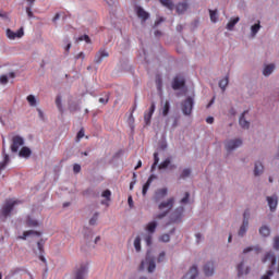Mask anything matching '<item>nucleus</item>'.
Masks as SVG:
<instances>
[{"label": "nucleus", "mask_w": 279, "mask_h": 279, "mask_svg": "<svg viewBox=\"0 0 279 279\" xmlns=\"http://www.w3.org/2000/svg\"><path fill=\"white\" fill-rule=\"evenodd\" d=\"M203 274L206 276V278H211V276H215V262H207L203 266Z\"/></svg>", "instance_id": "nucleus-11"}, {"label": "nucleus", "mask_w": 279, "mask_h": 279, "mask_svg": "<svg viewBox=\"0 0 279 279\" xmlns=\"http://www.w3.org/2000/svg\"><path fill=\"white\" fill-rule=\"evenodd\" d=\"M274 71H276L275 63L265 64L264 69L262 71L264 77H269V75L274 74Z\"/></svg>", "instance_id": "nucleus-21"}, {"label": "nucleus", "mask_w": 279, "mask_h": 279, "mask_svg": "<svg viewBox=\"0 0 279 279\" xmlns=\"http://www.w3.org/2000/svg\"><path fill=\"white\" fill-rule=\"evenodd\" d=\"M189 197H191V194L186 192L185 196L180 201V204H182L183 206H186V204H189Z\"/></svg>", "instance_id": "nucleus-49"}, {"label": "nucleus", "mask_w": 279, "mask_h": 279, "mask_svg": "<svg viewBox=\"0 0 279 279\" xmlns=\"http://www.w3.org/2000/svg\"><path fill=\"white\" fill-rule=\"evenodd\" d=\"M262 263H270V269L276 265V255L272 252L266 253Z\"/></svg>", "instance_id": "nucleus-24"}, {"label": "nucleus", "mask_w": 279, "mask_h": 279, "mask_svg": "<svg viewBox=\"0 0 279 279\" xmlns=\"http://www.w3.org/2000/svg\"><path fill=\"white\" fill-rule=\"evenodd\" d=\"M262 27L263 26L260 25V20H257V23H255L251 26V33H250L251 38H256V34H258V32H260Z\"/></svg>", "instance_id": "nucleus-27"}, {"label": "nucleus", "mask_w": 279, "mask_h": 279, "mask_svg": "<svg viewBox=\"0 0 279 279\" xmlns=\"http://www.w3.org/2000/svg\"><path fill=\"white\" fill-rule=\"evenodd\" d=\"M265 171V167L263 166V162L260 161H256L254 165V175L255 178H258L260 175H263Z\"/></svg>", "instance_id": "nucleus-26"}, {"label": "nucleus", "mask_w": 279, "mask_h": 279, "mask_svg": "<svg viewBox=\"0 0 279 279\" xmlns=\"http://www.w3.org/2000/svg\"><path fill=\"white\" fill-rule=\"evenodd\" d=\"M258 233L262 239H268V236H271V227L269 225H262L258 229Z\"/></svg>", "instance_id": "nucleus-16"}, {"label": "nucleus", "mask_w": 279, "mask_h": 279, "mask_svg": "<svg viewBox=\"0 0 279 279\" xmlns=\"http://www.w3.org/2000/svg\"><path fill=\"white\" fill-rule=\"evenodd\" d=\"M159 171H167L169 169L170 171H173V169H178V166L171 163V158L168 157L163 161L160 162L158 166Z\"/></svg>", "instance_id": "nucleus-12"}, {"label": "nucleus", "mask_w": 279, "mask_h": 279, "mask_svg": "<svg viewBox=\"0 0 279 279\" xmlns=\"http://www.w3.org/2000/svg\"><path fill=\"white\" fill-rule=\"evenodd\" d=\"M156 84H157V89L162 90V78H157Z\"/></svg>", "instance_id": "nucleus-57"}, {"label": "nucleus", "mask_w": 279, "mask_h": 279, "mask_svg": "<svg viewBox=\"0 0 279 279\" xmlns=\"http://www.w3.org/2000/svg\"><path fill=\"white\" fill-rule=\"evenodd\" d=\"M26 99H27L29 106H32L33 108H36V106H37L36 96L28 95Z\"/></svg>", "instance_id": "nucleus-39"}, {"label": "nucleus", "mask_w": 279, "mask_h": 279, "mask_svg": "<svg viewBox=\"0 0 279 279\" xmlns=\"http://www.w3.org/2000/svg\"><path fill=\"white\" fill-rule=\"evenodd\" d=\"M136 14L138 19H142L143 22L147 21L149 19V14L145 11V9L137 7L136 8Z\"/></svg>", "instance_id": "nucleus-30"}, {"label": "nucleus", "mask_w": 279, "mask_h": 279, "mask_svg": "<svg viewBox=\"0 0 279 279\" xmlns=\"http://www.w3.org/2000/svg\"><path fill=\"white\" fill-rule=\"evenodd\" d=\"M168 192L169 190H167L166 187L157 190L155 192L154 202H156V204H160V202H163V199L167 197Z\"/></svg>", "instance_id": "nucleus-14"}, {"label": "nucleus", "mask_w": 279, "mask_h": 279, "mask_svg": "<svg viewBox=\"0 0 279 279\" xmlns=\"http://www.w3.org/2000/svg\"><path fill=\"white\" fill-rule=\"evenodd\" d=\"M19 206V201L15 199H8L1 207L0 215L1 217H4V219H8L14 213V208Z\"/></svg>", "instance_id": "nucleus-4"}, {"label": "nucleus", "mask_w": 279, "mask_h": 279, "mask_svg": "<svg viewBox=\"0 0 279 279\" xmlns=\"http://www.w3.org/2000/svg\"><path fill=\"white\" fill-rule=\"evenodd\" d=\"M199 275V271L197 270V266H193L190 268V270L184 275L182 279H195Z\"/></svg>", "instance_id": "nucleus-23"}, {"label": "nucleus", "mask_w": 279, "mask_h": 279, "mask_svg": "<svg viewBox=\"0 0 279 279\" xmlns=\"http://www.w3.org/2000/svg\"><path fill=\"white\" fill-rule=\"evenodd\" d=\"M16 77V74L14 72H10L9 74H4L0 76V84H8L9 80H14Z\"/></svg>", "instance_id": "nucleus-32"}, {"label": "nucleus", "mask_w": 279, "mask_h": 279, "mask_svg": "<svg viewBox=\"0 0 279 279\" xmlns=\"http://www.w3.org/2000/svg\"><path fill=\"white\" fill-rule=\"evenodd\" d=\"M184 214V206L177 207L170 215L171 223H175L182 219V215Z\"/></svg>", "instance_id": "nucleus-9"}, {"label": "nucleus", "mask_w": 279, "mask_h": 279, "mask_svg": "<svg viewBox=\"0 0 279 279\" xmlns=\"http://www.w3.org/2000/svg\"><path fill=\"white\" fill-rule=\"evenodd\" d=\"M266 201L268 203L270 213H276V209L278 208V196L276 194L272 196H267Z\"/></svg>", "instance_id": "nucleus-15"}, {"label": "nucleus", "mask_w": 279, "mask_h": 279, "mask_svg": "<svg viewBox=\"0 0 279 279\" xmlns=\"http://www.w3.org/2000/svg\"><path fill=\"white\" fill-rule=\"evenodd\" d=\"M245 114H247V111H244L239 118V125L242 130H247L251 125L250 120L245 118Z\"/></svg>", "instance_id": "nucleus-20"}, {"label": "nucleus", "mask_w": 279, "mask_h": 279, "mask_svg": "<svg viewBox=\"0 0 279 279\" xmlns=\"http://www.w3.org/2000/svg\"><path fill=\"white\" fill-rule=\"evenodd\" d=\"M80 171H82V166H80L78 163H75L73 166V172L74 173H80Z\"/></svg>", "instance_id": "nucleus-56"}, {"label": "nucleus", "mask_w": 279, "mask_h": 279, "mask_svg": "<svg viewBox=\"0 0 279 279\" xmlns=\"http://www.w3.org/2000/svg\"><path fill=\"white\" fill-rule=\"evenodd\" d=\"M250 252H254L253 246H247L243 250V254H250Z\"/></svg>", "instance_id": "nucleus-59"}, {"label": "nucleus", "mask_w": 279, "mask_h": 279, "mask_svg": "<svg viewBox=\"0 0 279 279\" xmlns=\"http://www.w3.org/2000/svg\"><path fill=\"white\" fill-rule=\"evenodd\" d=\"M98 219H99V213H95L89 219V226H97Z\"/></svg>", "instance_id": "nucleus-42"}, {"label": "nucleus", "mask_w": 279, "mask_h": 279, "mask_svg": "<svg viewBox=\"0 0 279 279\" xmlns=\"http://www.w3.org/2000/svg\"><path fill=\"white\" fill-rule=\"evenodd\" d=\"M175 205V198L169 197L166 201H162L158 204V210H160L159 214L155 215V219L162 220L171 210H173V206Z\"/></svg>", "instance_id": "nucleus-2"}, {"label": "nucleus", "mask_w": 279, "mask_h": 279, "mask_svg": "<svg viewBox=\"0 0 279 279\" xmlns=\"http://www.w3.org/2000/svg\"><path fill=\"white\" fill-rule=\"evenodd\" d=\"M154 180H156V175L154 174L148 178L142 190L143 195H147V191H149V186H151V182H154Z\"/></svg>", "instance_id": "nucleus-33"}, {"label": "nucleus", "mask_w": 279, "mask_h": 279, "mask_svg": "<svg viewBox=\"0 0 279 279\" xmlns=\"http://www.w3.org/2000/svg\"><path fill=\"white\" fill-rule=\"evenodd\" d=\"M26 13L32 19L34 16V13L32 12V8H26Z\"/></svg>", "instance_id": "nucleus-64"}, {"label": "nucleus", "mask_w": 279, "mask_h": 279, "mask_svg": "<svg viewBox=\"0 0 279 279\" xmlns=\"http://www.w3.org/2000/svg\"><path fill=\"white\" fill-rule=\"evenodd\" d=\"M248 228H250V211H245L243 214L242 225L238 231V236H241L243 239V236H245V234L247 233Z\"/></svg>", "instance_id": "nucleus-7"}, {"label": "nucleus", "mask_w": 279, "mask_h": 279, "mask_svg": "<svg viewBox=\"0 0 279 279\" xmlns=\"http://www.w3.org/2000/svg\"><path fill=\"white\" fill-rule=\"evenodd\" d=\"M68 106L70 112H76V110H80V104L73 98V96L68 98Z\"/></svg>", "instance_id": "nucleus-22"}, {"label": "nucleus", "mask_w": 279, "mask_h": 279, "mask_svg": "<svg viewBox=\"0 0 279 279\" xmlns=\"http://www.w3.org/2000/svg\"><path fill=\"white\" fill-rule=\"evenodd\" d=\"M193 173V170L191 168H184L181 173H180V179L181 180H187V178Z\"/></svg>", "instance_id": "nucleus-36"}, {"label": "nucleus", "mask_w": 279, "mask_h": 279, "mask_svg": "<svg viewBox=\"0 0 279 279\" xmlns=\"http://www.w3.org/2000/svg\"><path fill=\"white\" fill-rule=\"evenodd\" d=\"M130 62L128 60H122L120 61V66L123 71H125V69H128Z\"/></svg>", "instance_id": "nucleus-52"}, {"label": "nucleus", "mask_w": 279, "mask_h": 279, "mask_svg": "<svg viewBox=\"0 0 279 279\" xmlns=\"http://www.w3.org/2000/svg\"><path fill=\"white\" fill-rule=\"evenodd\" d=\"M228 84H229V80H228V77H225V78L220 80L219 88H221V90H226V88L228 87Z\"/></svg>", "instance_id": "nucleus-41"}, {"label": "nucleus", "mask_w": 279, "mask_h": 279, "mask_svg": "<svg viewBox=\"0 0 279 279\" xmlns=\"http://www.w3.org/2000/svg\"><path fill=\"white\" fill-rule=\"evenodd\" d=\"M161 5L165 8H168V10H173L175 8V4H173V0H159Z\"/></svg>", "instance_id": "nucleus-37"}, {"label": "nucleus", "mask_w": 279, "mask_h": 279, "mask_svg": "<svg viewBox=\"0 0 279 279\" xmlns=\"http://www.w3.org/2000/svg\"><path fill=\"white\" fill-rule=\"evenodd\" d=\"M156 228H158V219L148 222L145 227V230L148 234H154V232H156Z\"/></svg>", "instance_id": "nucleus-25"}, {"label": "nucleus", "mask_w": 279, "mask_h": 279, "mask_svg": "<svg viewBox=\"0 0 279 279\" xmlns=\"http://www.w3.org/2000/svg\"><path fill=\"white\" fill-rule=\"evenodd\" d=\"M209 16H210L211 23H217V21L219 19L217 11L209 10Z\"/></svg>", "instance_id": "nucleus-47"}, {"label": "nucleus", "mask_w": 279, "mask_h": 279, "mask_svg": "<svg viewBox=\"0 0 279 279\" xmlns=\"http://www.w3.org/2000/svg\"><path fill=\"white\" fill-rule=\"evenodd\" d=\"M101 197L105 198L104 201H101L102 206H108V203L110 202V197H112V192H110V190H105L101 193Z\"/></svg>", "instance_id": "nucleus-31"}, {"label": "nucleus", "mask_w": 279, "mask_h": 279, "mask_svg": "<svg viewBox=\"0 0 279 279\" xmlns=\"http://www.w3.org/2000/svg\"><path fill=\"white\" fill-rule=\"evenodd\" d=\"M242 146L243 140L241 137L228 138L225 141V149L227 154H232V151H236V149Z\"/></svg>", "instance_id": "nucleus-5"}, {"label": "nucleus", "mask_w": 279, "mask_h": 279, "mask_svg": "<svg viewBox=\"0 0 279 279\" xmlns=\"http://www.w3.org/2000/svg\"><path fill=\"white\" fill-rule=\"evenodd\" d=\"M262 251H263V250L260 248L259 245L253 246V252H256L257 254H260Z\"/></svg>", "instance_id": "nucleus-62"}, {"label": "nucleus", "mask_w": 279, "mask_h": 279, "mask_svg": "<svg viewBox=\"0 0 279 279\" xmlns=\"http://www.w3.org/2000/svg\"><path fill=\"white\" fill-rule=\"evenodd\" d=\"M184 86V78L175 77L172 84L173 90H180Z\"/></svg>", "instance_id": "nucleus-34"}, {"label": "nucleus", "mask_w": 279, "mask_h": 279, "mask_svg": "<svg viewBox=\"0 0 279 279\" xmlns=\"http://www.w3.org/2000/svg\"><path fill=\"white\" fill-rule=\"evenodd\" d=\"M159 241L161 243H169V241H171V235H169V233H163L159 236Z\"/></svg>", "instance_id": "nucleus-43"}, {"label": "nucleus", "mask_w": 279, "mask_h": 279, "mask_svg": "<svg viewBox=\"0 0 279 279\" xmlns=\"http://www.w3.org/2000/svg\"><path fill=\"white\" fill-rule=\"evenodd\" d=\"M156 110V104L151 102V106L148 110V112H146L144 114V121L146 125H150L151 124V117H154V112Z\"/></svg>", "instance_id": "nucleus-17"}, {"label": "nucleus", "mask_w": 279, "mask_h": 279, "mask_svg": "<svg viewBox=\"0 0 279 279\" xmlns=\"http://www.w3.org/2000/svg\"><path fill=\"white\" fill-rule=\"evenodd\" d=\"M160 23H165V17H158L157 21L155 22V27H158Z\"/></svg>", "instance_id": "nucleus-60"}, {"label": "nucleus", "mask_w": 279, "mask_h": 279, "mask_svg": "<svg viewBox=\"0 0 279 279\" xmlns=\"http://www.w3.org/2000/svg\"><path fill=\"white\" fill-rule=\"evenodd\" d=\"M163 117H167L169 114V101L166 100L161 107Z\"/></svg>", "instance_id": "nucleus-44"}, {"label": "nucleus", "mask_w": 279, "mask_h": 279, "mask_svg": "<svg viewBox=\"0 0 279 279\" xmlns=\"http://www.w3.org/2000/svg\"><path fill=\"white\" fill-rule=\"evenodd\" d=\"M85 134H84V129H81L76 135V143H80V141H82V138H84Z\"/></svg>", "instance_id": "nucleus-51"}, {"label": "nucleus", "mask_w": 279, "mask_h": 279, "mask_svg": "<svg viewBox=\"0 0 279 279\" xmlns=\"http://www.w3.org/2000/svg\"><path fill=\"white\" fill-rule=\"evenodd\" d=\"M144 241L147 245H151V233H147L144 238Z\"/></svg>", "instance_id": "nucleus-54"}, {"label": "nucleus", "mask_w": 279, "mask_h": 279, "mask_svg": "<svg viewBox=\"0 0 279 279\" xmlns=\"http://www.w3.org/2000/svg\"><path fill=\"white\" fill-rule=\"evenodd\" d=\"M83 234L87 241H90L93 239V231L88 228H84Z\"/></svg>", "instance_id": "nucleus-38"}, {"label": "nucleus", "mask_w": 279, "mask_h": 279, "mask_svg": "<svg viewBox=\"0 0 279 279\" xmlns=\"http://www.w3.org/2000/svg\"><path fill=\"white\" fill-rule=\"evenodd\" d=\"M84 58H86V56L84 54V52H80L76 57H75V59L76 60H84Z\"/></svg>", "instance_id": "nucleus-63"}, {"label": "nucleus", "mask_w": 279, "mask_h": 279, "mask_svg": "<svg viewBox=\"0 0 279 279\" xmlns=\"http://www.w3.org/2000/svg\"><path fill=\"white\" fill-rule=\"evenodd\" d=\"M238 276H247L250 274V266L245 265V262H241L236 266Z\"/></svg>", "instance_id": "nucleus-19"}, {"label": "nucleus", "mask_w": 279, "mask_h": 279, "mask_svg": "<svg viewBox=\"0 0 279 279\" xmlns=\"http://www.w3.org/2000/svg\"><path fill=\"white\" fill-rule=\"evenodd\" d=\"M88 274V263H82L74 270V279H84Z\"/></svg>", "instance_id": "nucleus-8"}, {"label": "nucleus", "mask_w": 279, "mask_h": 279, "mask_svg": "<svg viewBox=\"0 0 279 279\" xmlns=\"http://www.w3.org/2000/svg\"><path fill=\"white\" fill-rule=\"evenodd\" d=\"M136 252H141V235H137L133 243Z\"/></svg>", "instance_id": "nucleus-46"}, {"label": "nucleus", "mask_w": 279, "mask_h": 279, "mask_svg": "<svg viewBox=\"0 0 279 279\" xmlns=\"http://www.w3.org/2000/svg\"><path fill=\"white\" fill-rule=\"evenodd\" d=\"M239 21H241V17L236 16L234 19H231L226 28L229 31V32H232L234 29V25H236V23H239Z\"/></svg>", "instance_id": "nucleus-35"}, {"label": "nucleus", "mask_w": 279, "mask_h": 279, "mask_svg": "<svg viewBox=\"0 0 279 279\" xmlns=\"http://www.w3.org/2000/svg\"><path fill=\"white\" fill-rule=\"evenodd\" d=\"M27 226H31L33 228H36V226H38V221H36L35 219H33L32 217H28L26 220Z\"/></svg>", "instance_id": "nucleus-48"}, {"label": "nucleus", "mask_w": 279, "mask_h": 279, "mask_svg": "<svg viewBox=\"0 0 279 279\" xmlns=\"http://www.w3.org/2000/svg\"><path fill=\"white\" fill-rule=\"evenodd\" d=\"M274 248L279 250V235L275 236L274 239Z\"/></svg>", "instance_id": "nucleus-55"}, {"label": "nucleus", "mask_w": 279, "mask_h": 279, "mask_svg": "<svg viewBox=\"0 0 279 279\" xmlns=\"http://www.w3.org/2000/svg\"><path fill=\"white\" fill-rule=\"evenodd\" d=\"M175 10H177V14H184V12L189 10V2L186 1L179 2L175 7Z\"/></svg>", "instance_id": "nucleus-29"}, {"label": "nucleus", "mask_w": 279, "mask_h": 279, "mask_svg": "<svg viewBox=\"0 0 279 279\" xmlns=\"http://www.w3.org/2000/svg\"><path fill=\"white\" fill-rule=\"evenodd\" d=\"M128 204H129L130 208H134V201L132 199V196H129Z\"/></svg>", "instance_id": "nucleus-61"}, {"label": "nucleus", "mask_w": 279, "mask_h": 279, "mask_svg": "<svg viewBox=\"0 0 279 279\" xmlns=\"http://www.w3.org/2000/svg\"><path fill=\"white\" fill-rule=\"evenodd\" d=\"M23 28H20L17 32H14L10 28L7 29V37L10 40H14L15 38H23Z\"/></svg>", "instance_id": "nucleus-18"}, {"label": "nucleus", "mask_w": 279, "mask_h": 279, "mask_svg": "<svg viewBox=\"0 0 279 279\" xmlns=\"http://www.w3.org/2000/svg\"><path fill=\"white\" fill-rule=\"evenodd\" d=\"M54 102H56V106H57L58 110L60 112H62V110H63V108H62V96L58 95Z\"/></svg>", "instance_id": "nucleus-45"}, {"label": "nucleus", "mask_w": 279, "mask_h": 279, "mask_svg": "<svg viewBox=\"0 0 279 279\" xmlns=\"http://www.w3.org/2000/svg\"><path fill=\"white\" fill-rule=\"evenodd\" d=\"M11 161L10 155L5 153V146L2 148V160L0 161V175L5 171L8 163Z\"/></svg>", "instance_id": "nucleus-13"}, {"label": "nucleus", "mask_w": 279, "mask_h": 279, "mask_svg": "<svg viewBox=\"0 0 279 279\" xmlns=\"http://www.w3.org/2000/svg\"><path fill=\"white\" fill-rule=\"evenodd\" d=\"M82 41H85L87 43V45H90V37H88V35H83L75 39V43H82Z\"/></svg>", "instance_id": "nucleus-40"}, {"label": "nucleus", "mask_w": 279, "mask_h": 279, "mask_svg": "<svg viewBox=\"0 0 279 279\" xmlns=\"http://www.w3.org/2000/svg\"><path fill=\"white\" fill-rule=\"evenodd\" d=\"M110 57V52H108V50L106 49H99L94 58V63L95 64H101V62H104V60H106V58Z\"/></svg>", "instance_id": "nucleus-10"}, {"label": "nucleus", "mask_w": 279, "mask_h": 279, "mask_svg": "<svg viewBox=\"0 0 279 279\" xmlns=\"http://www.w3.org/2000/svg\"><path fill=\"white\" fill-rule=\"evenodd\" d=\"M271 276H274V270H268L260 279H271Z\"/></svg>", "instance_id": "nucleus-53"}, {"label": "nucleus", "mask_w": 279, "mask_h": 279, "mask_svg": "<svg viewBox=\"0 0 279 279\" xmlns=\"http://www.w3.org/2000/svg\"><path fill=\"white\" fill-rule=\"evenodd\" d=\"M195 105V100L193 97L189 96L182 104L181 110L185 117H191L193 112V106Z\"/></svg>", "instance_id": "nucleus-6"}, {"label": "nucleus", "mask_w": 279, "mask_h": 279, "mask_svg": "<svg viewBox=\"0 0 279 279\" xmlns=\"http://www.w3.org/2000/svg\"><path fill=\"white\" fill-rule=\"evenodd\" d=\"M160 162V157H158V153L154 154V163L158 165Z\"/></svg>", "instance_id": "nucleus-58"}, {"label": "nucleus", "mask_w": 279, "mask_h": 279, "mask_svg": "<svg viewBox=\"0 0 279 279\" xmlns=\"http://www.w3.org/2000/svg\"><path fill=\"white\" fill-rule=\"evenodd\" d=\"M140 269L147 270L148 274H154L156 271V258L151 254V251H147L145 259L142 260Z\"/></svg>", "instance_id": "nucleus-3"}, {"label": "nucleus", "mask_w": 279, "mask_h": 279, "mask_svg": "<svg viewBox=\"0 0 279 279\" xmlns=\"http://www.w3.org/2000/svg\"><path fill=\"white\" fill-rule=\"evenodd\" d=\"M11 151L12 154H19L20 158H31L32 149L25 146V138L21 135H15L11 140Z\"/></svg>", "instance_id": "nucleus-1"}, {"label": "nucleus", "mask_w": 279, "mask_h": 279, "mask_svg": "<svg viewBox=\"0 0 279 279\" xmlns=\"http://www.w3.org/2000/svg\"><path fill=\"white\" fill-rule=\"evenodd\" d=\"M166 256H167V253L165 251L160 252L158 257H157V262L158 263H163Z\"/></svg>", "instance_id": "nucleus-50"}, {"label": "nucleus", "mask_w": 279, "mask_h": 279, "mask_svg": "<svg viewBox=\"0 0 279 279\" xmlns=\"http://www.w3.org/2000/svg\"><path fill=\"white\" fill-rule=\"evenodd\" d=\"M43 233L34 230L24 231L23 235L17 236V239H21L22 241L27 240L28 236H40Z\"/></svg>", "instance_id": "nucleus-28"}]
</instances>
